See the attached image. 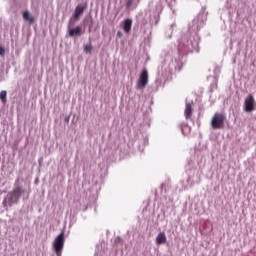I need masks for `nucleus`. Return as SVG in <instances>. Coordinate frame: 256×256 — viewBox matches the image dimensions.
Instances as JSON below:
<instances>
[{"instance_id": "nucleus-12", "label": "nucleus", "mask_w": 256, "mask_h": 256, "mask_svg": "<svg viewBox=\"0 0 256 256\" xmlns=\"http://www.w3.org/2000/svg\"><path fill=\"white\" fill-rule=\"evenodd\" d=\"M0 99H1L2 103H7V91L2 90L0 92Z\"/></svg>"}, {"instance_id": "nucleus-17", "label": "nucleus", "mask_w": 256, "mask_h": 256, "mask_svg": "<svg viewBox=\"0 0 256 256\" xmlns=\"http://www.w3.org/2000/svg\"><path fill=\"white\" fill-rule=\"evenodd\" d=\"M66 121L69 122V118H67Z\"/></svg>"}, {"instance_id": "nucleus-6", "label": "nucleus", "mask_w": 256, "mask_h": 256, "mask_svg": "<svg viewBox=\"0 0 256 256\" xmlns=\"http://www.w3.org/2000/svg\"><path fill=\"white\" fill-rule=\"evenodd\" d=\"M85 9H87V4L77 5L73 14L74 19H79V17L85 13Z\"/></svg>"}, {"instance_id": "nucleus-9", "label": "nucleus", "mask_w": 256, "mask_h": 256, "mask_svg": "<svg viewBox=\"0 0 256 256\" xmlns=\"http://www.w3.org/2000/svg\"><path fill=\"white\" fill-rule=\"evenodd\" d=\"M184 115L186 119H191V117H193V106H191V104H186Z\"/></svg>"}, {"instance_id": "nucleus-11", "label": "nucleus", "mask_w": 256, "mask_h": 256, "mask_svg": "<svg viewBox=\"0 0 256 256\" xmlns=\"http://www.w3.org/2000/svg\"><path fill=\"white\" fill-rule=\"evenodd\" d=\"M23 19L25 21H28V23H33L35 21V17L31 16L29 11H24L23 13Z\"/></svg>"}, {"instance_id": "nucleus-14", "label": "nucleus", "mask_w": 256, "mask_h": 256, "mask_svg": "<svg viewBox=\"0 0 256 256\" xmlns=\"http://www.w3.org/2000/svg\"><path fill=\"white\" fill-rule=\"evenodd\" d=\"M133 5V0H128L126 3V7H131Z\"/></svg>"}, {"instance_id": "nucleus-4", "label": "nucleus", "mask_w": 256, "mask_h": 256, "mask_svg": "<svg viewBox=\"0 0 256 256\" xmlns=\"http://www.w3.org/2000/svg\"><path fill=\"white\" fill-rule=\"evenodd\" d=\"M148 83H149V72H147V70H143L138 79L137 87L138 89H145Z\"/></svg>"}, {"instance_id": "nucleus-1", "label": "nucleus", "mask_w": 256, "mask_h": 256, "mask_svg": "<svg viewBox=\"0 0 256 256\" xmlns=\"http://www.w3.org/2000/svg\"><path fill=\"white\" fill-rule=\"evenodd\" d=\"M22 193H25V191L19 186H16L13 191L9 192L7 195L9 205H13V203H19V199L21 198Z\"/></svg>"}, {"instance_id": "nucleus-3", "label": "nucleus", "mask_w": 256, "mask_h": 256, "mask_svg": "<svg viewBox=\"0 0 256 256\" xmlns=\"http://www.w3.org/2000/svg\"><path fill=\"white\" fill-rule=\"evenodd\" d=\"M225 114L223 113H215L212 117V128L213 129H223L225 127Z\"/></svg>"}, {"instance_id": "nucleus-13", "label": "nucleus", "mask_w": 256, "mask_h": 256, "mask_svg": "<svg viewBox=\"0 0 256 256\" xmlns=\"http://www.w3.org/2000/svg\"><path fill=\"white\" fill-rule=\"evenodd\" d=\"M93 51V46L91 44L84 46V53H91Z\"/></svg>"}, {"instance_id": "nucleus-7", "label": "nucleus", "mask_w": 256, "mask_h": 256, "mask_svg": "<svg viewBox=\"0 0 256 256\" xmlns=\"http://www.w3.org/2000/svg\"><path fill=\"white\" fill-rule=\"evenodd\" d=\"M167 243V236L165 232H160L156 237V245H163Z\"/></svg>"}, {"instance_id": "nucleus-16", "label": "nucleus", "mask_w": 256, "mask_h": 256, "mask_svg": "<svg viewBox=\"0 0 256 256\" xmlns=\"http://www.w3.org/2000/svg\"><path fill=\"white\" fill-rule=\"evenodd\" d=\"M117 37H120V38L123 37V33L121 31H118L117 32Z\"/></svg>"}, {"instance_id": "nucleus-15", "label": "nucleus", "mask_w": 256, "mask_h": 256, "mask_svg": "<svg viewBox=\"0 0 256 256\" xmlns=\"http://www.w3.org/2000/svg\"><path fill=\"white\" fill-rule=\"evenodd\" d=\"M0 55H5V48L0 46Z\"/></svg>"}, {"instance_id": "nucleus-8", "label": "nucleus", "mask_w": 256, "mask_h": 256, "mask_svg": "<svg viewBox=\"0 0 256 256\" xmlns=\"http://www.w3.org/2000/svg\"><path fill=\"white\" fill-rule=\"evenodd\" d=\"M131 27H133V20L131 18L125 19L123 26L125 33H129L131 31Z\"/></svg>"}, {"instance_id": "nucleus-5", "label": "nucleus", "mask_w": 256, "mask_h": 256, "mask_svg": "<svg viewBox=\"0 0 256 256\" xmlns=\"http://www.w3.org/2000/svg\"><path fill=\"white\" fill-rule=\"evenodd\" d=\"M244 109L247 113H251V111H255V97L253 95H249L244 101Z\"/></svg>"}, {"instance_id": "nucleus-10", "label": "nucleus", "mask_w": 256, "mask_h": 256, "mask_svg": "<svg viewBox=\"0 0 256 256\" xmlns=\"http://www.w3.org/2000/svg\"><path fill=\"white\" fill-rule=\"evenodd\" d=\"M81 34H82V30H81V27L79 26L69 30V37H75V35H81Z\"/></svg>"}, {"instance_id": "nucleus-2", "label": "nucleus", "mask_w": 256, "mask_h": 256, "mask_svg": "<svg viewBox=\"0 0 256 256\" xmlns=\"http://www.w3.org/2000/svg\"><path fill=\"white\" fill-rule=\"evenodd\" d=\"M65 245V233L61 232L54 240L53 247L57 256H61V251Z\"/></svg>"}]
</instances>
